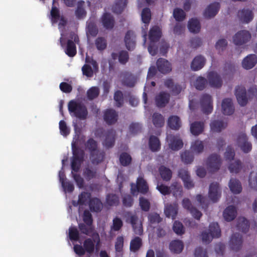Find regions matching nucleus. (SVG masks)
<instances>
[{
  "instance_id": "10",
  "label": "nucleus",
  "mask_w": 257,
  "mask_h": 257,
  "mask_svg": "<svg viewBox=\"0 0 257 257\" xmlns=\"http://www.w3.org/2000/svg\"><path fill=\"white\" fill-rule=\"evenodd\" d=\"M243 239L242 235L239 233H234L232 234L229 240V246L231 250L237 251L242 246Z\"/></svg>"
},
{
  "instance_id": "34",
  "label": "nucleus",
  "mask_w": 257,
  "mask_h": 257,
  "mask_svg": "<svg viewBox=\"0 0 257 257\" xmlns=\"http://www.w3.org/2000/svg\"><path fill=\"white\" fill-rule=\"evenodd\" d=\"M105 153L99 150L90 154V159L93 164H98L103 161Z\"/></svg>"
},
{
  "instance_id": "7",
  "label": "nucleus",
  "mask_w": 257,
  "mask_h": 257,
  "mask_svg": "<svg viewBox=\"0 0 257 257\" xmlns=\"http://www.w3.org/2000/svg\"><path fill=\"white\" fill-rule=\"evenodd\" d=\"M207 78L210 87L214 88H219L221 87L223 81L219 74L214 71L208 72L207 75Z\"/></svg>"
},
{
  "instance_id": "61",
  "label": "nucleus",
  "mask_w": 257,
  "mask_h": 257,
  "mask_svg": "<svg viewBox=\"0 0 257 257\" xmlns=\"http://www.w3.org/2000/svg\"><path fill=\"white\" fill-rule=\"evenodd\" d=\"M98 32V28L96 25L92 22H90L87 27V34L94 37L96 36Z\"/></svg>"
},
{
  "instance_id": "13",
  "label": "nucleus",
  "mask_w": 257,
  "mask_h": 257,
  "mask_svg": "<svg viewBox=\"0 0 257 257\" xmlns=\"http://www.w3.org/2000/svg\"><path fill=\"white\" fill-rule=\"evenodd\" d=\"M124 42L126 49L128 51H133L136 47V35L134 31L128 30L126 32Z\"/></svg>"
},
{
  "instance_id": "3",
  "label": "nucleus",
  "mask_w": 257,
  "mask_h": 257,
  "mask_svg": "<svg viewBox=\"0 0 257 257\" xmlns=\"http://www.w3.org/2000/svg\"><path fill=\"white\" fill-rule=\"evenodd\" d=\"M95 235H95H94V236L96 240V245H95V240L91 238H86L83 243L86 253L90 255L93 254L95 249L96 251L98 250V246L100 242V239L99 234L97 233H95Z\"/></svg>"
},
{
  "instance_id": "38",
  "label": "nucleus",
  "mask_w": 257,
  "mask_h": 257,
  "mask_svg": "<svg viewBox=\"0 0 257 257\" xmlns=\"http://www.w3.org/2000/svg\"><path fill=\"white\" fill-rule=\"evenodd\" d=\"M159 171L163 180L168 181L171 180L172 177V172L169 168L162 165L160 167Z\"/></svg>"
},
{
  "instance_id": "1",
  "label": "nucleus",
  "mask_w": 257,
  "mask_h": 257,
  "mask_svg": "<svg viewBox=\"0 0 257 257\" xmlns=\"http://www.w3.org/2000/svg\"><path fill=\"white\" fill-rule=\"evenodd\" d=\"M72 157L71 161V167L73 178L77 186L81 188L84 186V180L79 174H73V172H78L80 168L81 164L84 161L85 152L77 146L75 144H72Z\"/></svg>"
},
{
  "instance_id": "51",
  "label": "nucleus",
  "mask_w": 257,
  "mask_h": 257,
  "mask_svg": "<svg viewBox=\"0 0 257 257\" xmlns=\"http://www.w3.org/2000/svg\"><path fill=\"white\" fill-rule=\"evenodd\" d=\"M173 17L177 22H182L186 18V14L184 11L180 8H175L173 11Z\"/></svg>"
},
{
  "instance_id": "31",
  "label": "nucleus",
  "mask_w": 257,
  "mask_h": 257,
  "mask_svg": "<svg viewBox=\"0 0 257 257\" xmlns=\"http://www.w3.org/2000/svg\"><path fill=\"white\" fill-rule=\"evenodd\" d=\"M230 191L235 194L240 193L242 191V186L240 181L234 178H231L228 184Z\"/></svg>"
},
{
  "instance_id": "63",
  "label": "nucleus",
  "mask_w": 257,
  "mask_h": 257,
  "mask_svg": "<svg viewBox=\"0 0 257 257\" xmlns=\"http://www.w3.org/2000/svg\"><path fill=\"white\" fill-rule=\"evenodd\" d=\"M183 144L181 140L176 139L173 138L172 140L169 143L170 148L174 151H178L181 149L183 147Z\"/></svg>"
},
{
  "instance_id": "12",
  "label": "nucleus",
  "mask_w": 257,
  "mask_h": 257,
  "mask_svg": "<svg viewBox=\"0 0 257 257\" xmlns=\"http://www.w3.org/2000/svg\"><path fill=\"white\" fill-rule=\"evenodd\" d=\"M235 95L238 103L242 106H245L248 102L246 89L244 86H237L235 88Z\"/></svg>"
},
{
  "instance_id": "30",
  "label": "nucleus",
  "mask_w": 257,
  "mask_h": 257,
  "mask_svg": "<svg viewBox=\"0 0 257 257\" xmlns=\"http://www.w3.org/2000/svg\"><path fill=\"white\" fill-rule=\"evenodd\" d=\"M168 125L172 130H178L181 126V121L179 116L172 115L168 118Z\"/></svg>"
},
{
  "instance_id": "24",
  "label": "nucleus",
  "mask_w": 257,
  "mask_h": 257,
  "mask_svg": "<svg viewBox=\"0 0 257 257\" xmlns=\"http://www.w3.org/2000/svg\"><path fill=\"white\" fill-rule=\"evenodd\" d=\"M257 62V57L255 54H249L244 58L242 62V67L245 69L253 68Z\"/></svg>"
},
{
  "instance_id": "47",
  "label": "nucleus",
  "mask_w": 257,
  "mask_h": 257,
  "mask_svg": "<svg viewBox=\"0 0 257 257\" xmlns=\"http://www.w3.org/2000/svg\"><path fill=\"white\" fill-rule=\"evenodd\" d=\"M85 146L90 152V154L98 150L97 142L93 138H89L86 142Z\"/></svg>"
},
{
  "instance_id": "42",
  "label": "nucleus",
  "mask_w": 257,
  "mask_h": 257,
  "mask_svg": "<svg viewBox=\"0 0 257 257\" xmlns=\"http://www.w3.org/2000/svg\"><path fill=\"white\" fill-rule=\"evenodd\" d=\"M152 121L154 125L156 127H161L164 124V118L163 115L158 112H155L153 114Z\"/></svg>"
},
{
  "instance_id": "9",
  "label": "nucleus",
  "mask_w": 257,
  "mask_h": 257,
  "mask_svg": "<svg viewBox=\"0 0 257 257\" xmlns=\"http://www.w3.org/2000/svg\"><path fill=\"white\" fill-rule=\"evenodd\" d=\"M221 195V191L218 183L213 182L209 186L208 196L210 199L213 202H217Z\"/></svg>"
},
{
  "instance_id": "58",
  "label": "nucleus",
  "mask_w": 257,
  "mask_h": 257,
  "mask_svg": "<svg viewBox=\"0 0 257 257\" xmlns=\"http://www.w3.org/2000/svg\"><path fill=\"white\" fill-rule=\"evenodd\" d=\"M96 48L99 51H102L106 49L107 42L106 39L101 37H98L95 41Z\"/></svg>"
},
{
  "instance_id": "45",
  "label": "nucleus",
  "mask_w": 257,
  "mask_h": 257,
  "mask_svg": "<svg viewBox=\"0 0 257 257\" xmlns=\"http://www.w3.org/2000/svg\"><path fill=\"white\" fill-rule=\"evenodd\" d=\"M165 214L167 217H171L173 219H175L178 213L177 208L170 204L165 207Z\"/></svg>"
},
{
  "instance_id": "16",
  "label": "nucleus",
  "mask_w": 257,
  "mask_h": 257,
  "mask_svg": "<svg viewBox=\"0 0 257 257\" xmlns=\"http://www.w3.org/2000/svg\"><path fill=\"white\" fill-rule=\"evenodd\" d=\"M104 120L109 125L114 124L118 119V114L113 109H107L104 112Z\"/></svg>"
},
{
  "instance_id": "35",
  "label": "nucleus",
  "mask_w": 257,
  "mask_h": 257,
  "mask_svg": "<svg viewBox=\"0 0 257 257\" xmlns=\"http://www.w3.org/2000/svg\"><path fill=\"white\" fill-rule=\"evenodd\" d=\"M149 145L150 150L153 152H158L161 149V143L159 139L155 136H151L149 139Z\"/></svg>"
},
{
  "instance_id": "46",
  "label": "nucleus",
  "mask_w": 257,
  "mask_h": 257,
  "mask_svg": "<svg viewBox=\"0 0 257 257\" xmlns=\"http://www.w3.org/2000/svg\"><path fill=\"white\" fill-rule=\"evenodd\" d=\"M78 228L81 233L89 235L94 231L92 225H87L86 223H80L78 224Z\"/></svg>"
},
{
  "instance_id": "33",
  "label": "nucleus",
  "mask_w": 257,
  "mask_h": 257,
  "mask_svg": "<svg viewBox=\"0 0 257 257\" xmlns=\"http://www.w3.org/2000/svg\"><path fill=\"white\" fill-rule=\"evenodd\" d=\"M89 206L91 211L99 212L102 208V203L99 199L93 198L89 201Z\"/></svg>"
},
{
  "instance_id": "64",
  "label": "nucleus",
  "mask_w": 257,
  "mask_h": 257,
  "mask_svg": "<svg viewBox=\"0 0 257 257\" xmlns=\"http://www.w3.org/2000/svg\"><path fill=\"white\" fill-rule=\"evenodd\" d=\"M171 192L176 197L181 195L182 193V186L177 182L172 183L171 185Z\"/></svg>"
},
{
  "instance_id": "25",
  "label": "nucleus",
  "mask_w": 257,
  "mask_h": 257,
  "mask_svg": "<svg viewBox=\"0 0 257 257\" xmlns=\"http://www.w3.org/2000/svg\"><path fill=\"white\" fill-rule=\"evenodd\" d=\"M205 58L202 55L196 56L192 60L191 68L193 71H198L202 69L205 65Z\"/></svg>"
},
{
  "instance_id": "44",
  "label": "nucleus",
  "mask_w": 257,
  "mask_h": 257,
  "mask_svg": "<svg viewBox=\"0 0 257 257\" xmlns=\"http://www.w3.org/2000/svg\"><path fill=\"white\" fill-rule=\"evenodd\" d=\"M208 230L212 236L214 237L218 238L221 235V230L218 223L217 222L210 223Z\"/></svg>"
},
{
  "instance_id": "26",
  "label": "nucleus",
  "mask_w": 257,
  "mask_h": 257,
  "mask_svg": "<svg viewBox=\"0 0 257 257\" xmlns=\"http://www.w3.org/2000/svg\"><path fill=\"white\" fill-rule=\"evenodd\" d=\"M162 36L161 29L157 26L153 27L149 31V39L150 42L155 43L158 42Z\"/></svg>"
},
{
  "instance_id": "18",
  "label": "nucleus",
  "mask_w": 257,
  "mask_h": 257,
  "mask_svg": "<svg viewBox=\"0 0 257 257\" xmlns=\"http://www.w3.org/2000/svg\"><path fill=\"white\" fill-rule=\"evenodd\" d=\"M219 9L220 4L219 3L215 2L210 4L204 11V17L207 19L214 17L218 13Z\"/></svg>"
},
{
  "instance_id": "49",
  "label": "nucleus",
  "mask_w": 257,
  "mask_h": 257,
  "mask_svg": "<svg viewBox=\"0 0 257 257\" xmlns=\"http://www.w3.org/2000/svg\"><path fill=\"white\" fill-rule=\"evenodd\" d=\"M191 149L193 152L196 154L202 153L204 150L203 142L198 140L195 141L192 143Z\"/></svg>"
},
{
  "instance_id": "27",
  "label": "nucleus",
  "mask_w": 257,
  "mask_h": 257,
  "mask_svg": "<svg viewBox=\"0 0 257 257\" xmlns=\"http://www.w3.org/2000/svg\"><path fill=\"white\" fill-rule=\"evenodd\" d=\"M204 129V122L203 121H195L190 124V132L191 134L197 136L202 134Z\"/></svg>"
},
{
  "instance_id": "23",
  "label": "nucleus",
  "mask_w": 257,
  "mask_h": 257,
  "mask_svg": "<svg viewBox=\"0 0 257 257\" xmlns=\"http://www.w3.org/2000/svg\"><path fill=\"white\" fill-rule=\"evenodd\" d=\"M165 86L169 89L173 95H178L182 91V86L178 84H175L171 78H168L165 80L164 82Z\"/></svg>"
},
{
  "instance_id": "40",
  "label": "nucleus",
  "mask_w": 257,
  "mask_h": 257,
  "mask_svg": "<svg viewBox=\"0 0 257 257\" xmlns=\"http://www.w3.org/2000/svg\"><path fill=\"white\" fill-rule=\"evenodd\" d=\"M188 27L191 33H197L200 30V24L197 19L192 18L188 22Z\"/></svg>"
},
{
  "instance_id": "36",
  "label": "nucleus",
  "mask_w": 257,
  "mask_h": 257,
  "mask_svg": "<svg viewBox=\"0 0 257 257\" xmlns=\"http://www.w3.org/2000/svg\"><path fill=\"white\" fill-rule=\"evenodd\" d=\"M236 226L239 231L243 233H246L249 229V223L245 218L240 217L237 220Z\"/></svg>"
},
{
  "instance_id": "17",
  "label": "nucleus",
  "mask_w": 257,
  "mask_h": 257,
  "mask_svg": "<svg viewBox=\"0 0 257 257\" xmlns=\"http://www.w3.org/2000/svg\"><path fill=\"white\" fill-rule=\"evenodd\" d=\"M170 95L169 93L161 91L155 97V102L156 105L158 107H164L169 102Z\"/></svg>"
},
{
  "instance_id": "5",
  "label": "nucleus",
  "mask_w": 257,
  "mask_h": 257,
  "mask_svg": "<svg viewBox=\"0 0 257 257\" xmlns=\"http://www.w3.org/2000/svg\"><path fill=\"white\" fill-rule=\"evenodd\" d=\"M200 105L204 113H211L213 110V100L211 96L208 94H203L200 98Z\"/></svg>"
},
{
  "instance_id": "41",
  "label": "nucleus",
  "mask_w": 257,
  "mask_h": 257,
  "mask_svg": "<svg viewBox=\"0 0 257 257\" xmlns=\"http://www.w3.org/2000/svg\"><path fill=\"white\" fill-rule=\"evenodd\" d=\"M119 161L121 166L127 167L131 164L132 158L127 153L123 152L119 155Z\"/></svg>"
},
{
  "instance_id": "2",
  "label": "nucleus",
  "mask_w": 257,
  "mask_h": 257,
  "mask_svg": "<svg viewBox=\"0 0 257 257\" xmlns=\"http://www.w3.org/2000/svg\"><path fill=\"white\" fill-rule=\"evenodd\" d=\"M68 110L71 116L80 120H85L88 115L86 106L81 101L71 100L68 103Z\"/></svg>"
},
{
  "instance_id": "62",
  "label": "nucleus",
  "mask_w": 257,
  "mask_h": 257,
  "mask_svg": "<svg viewBox=\"0 0 257 257\" xmlns=\"http://www.w3.org/2000/svg\"><path fill=\"white\" fill-rule=\"evenodd\" d=\"M106 203L110 206H116L119 203V198L115 194H108L106 198Z\"/></svg>"
},
{
  "instance_id": "6",
  "label": "nucleus",
  "mask_w": 257,
  "mask_h": 257,
  "mask_svg": "<svg viewBox=\"0 0 257 257\" xmlns=\"http://www.w3.org/2000/svg\"><path fill=\"white\" fill-rule=\"evenodd\" d=\"M221 165L220 156L216 154L210 155L206 161L207 169L211 172H214L219 169Z\"/></svg>"
},
{
  "instance_id": "50",
  "label": "nucleus",
  "mask_w": 257,
  "mask_h": 257,
  "mask_svg": "<svg viewBox=\"0 0 257 257\" xmlns=\"http://www.w3.org/2000/svg\"><path fill=\"white\" fill-rule=\"evenodd\" d=\"M84 2L81 1L78 3L77 7L75 11V15L78 19H81L85 17L86 12L83 8Z\"/></svg>"
},
{
  "instance_id": "4",
  "label": "nucleus",
  "mask_w": 257,
  "mask_h": 257,
  "mask_svg": "<svg viewBox=\"0 0 257 257\" xmlns=\"http://www.w3.org/2000/svg\"><path fill=\"white\" fill-rule=\"evenodd\" d=\"M71 40H68L67 43V46L65 50V53L70 57H73L76 55L77 50L75 44H78L79 42V37L75 33L70 34Z\"/></svg>"
},
{
  "instance_id": "43",
  "label": "nucleus",
  "mask_w": 257,
  "mask_h": 257,
  "mask_svg": "<svg viewBox=\"0 0 257 257\" xmlns=\"http://www.w3.org/2000/svg\"><path fill=\"white\" fill-rule=\"evenodd\" d=\"M142 246V239L139 236H136L131 241L130 248L131 251L136 252L140 249Z\"/></svg>"
},
{
  "instance_id": "15",
  "label": "nucleus",
  "mask_w": 257,
  "mask_h": 257,
  "mask_svg": "<svg viewBox=\"0 0 257 257\" xmlns=\"http://www.w3.org/2000/svg\"><path fill=\"white\" fill-rule=\"evenodd\" d=\"M178 176L182 179L185 188L189 189L194 187V183L191 180L188 171L185 169H181L178 171Z\"/></svg>"
},
{
  "instance_id": "28",
  "label": "nucleus",
  "mask_w": 257,
  "mask_h": 257,
  "mask_svg": "<svg viewBox=\"0 0 257 257\" xmlns=\"http://www.w3.org/2000/svg\"><path fill=\"white\" fill-rule=\"evenodd\" d=\"M212 131L219 133L224 130L227 126V123L223 120H214L210 124Z\"/></svg>"
},
{
  "instance_id": "52",
  "label": "nucleus",
  "mask_w": 257,
  "mask_h": 257,
  "mask_svg": "<svg viewBox=\"0 0 257 257\" xmlns=\"http://www.w3.org/2000/svg\"><path fill=\"white\" fill-rule=\"evenodd\" d=\"M182 161L185 164H190L194 160V156L189 151H185L181 155Z\"/></svg>"
},
{
  "instance_id": "54",
  "label": "nucleus",
  "mask_w": 257,
  "mask_h": 257,
  "mask_svg": "<svg viewBox=\"0 0 257 257\" xmlns=\"http://www.w3.org/2000/svg\"><path fill=\"white\" fill-rule=\"evenodd\" d=\"M130 59L128 52L126 50H120L118 52V62L122 65L126 64Z\"/></svg>"
},
{
  "instance_id": "48",
  "label": "nucleus",
  "mask_w": 257,
  "mask_h": 257,
  "mask_svg": "<svg viewBox=\"0 0 257 257\" xmlns=\"http://www.w3.org/2000/svg\"><path fill=\"white\" fill-rule=\"evenodd\" d=\"M207 83V79L203 77L199 76L196 79L194 85L197 90H203L206 87Z\"/></svg>"
},
{
  "instance_id": "60",
  "label": "nucleus",
  "mask_w": 257,
  "mask_h": 257,
  "mask_svg": "<svg viewBox=\"0 0 257 257\" xmlns=\"http://www.w3.org/2000/svg\"><path fill=\"white\" fill-rule=\"evenodd\" d=\"M139 205L143 211L148 212L150 209L151 204L148 199L144 197H140L139 198Z\"/></svg>"
},
{
  "instance_id": "37",
  "label": "nucleus",
  "mask_w": 257,
  "mask_h": 257,
  "mask_svg": "<svg viewBox=\"0 0 257 257\" xmlns=\"http://www.w3.org/2000/svg\"><path fill=\"white\" fill-rule=\"evenodd\" d=\"M127 0H116L112 8V12L116 14H121L126 6Z\"/></svg>"
},
{
  "instance_id": "59",
  "label": "nucleus",
  "mask_w": 257,
  "mask_h": 257,
  "mask_svg": "<svg viewBox=\"0 0 257 257\" xmlns=\"http://www.w3.org/2000/svg\"><path fill=\"white\" fill-rule=\"evenodd\" d=\"M69 237L71 240L73 241H78L79 239V232L76 227L71 226L69 228Z\"/></svg>"
},
{
  "instance_id": "39",
  "label": "nucleus",
  "mask_w": 257,
  "mask_h": 257,
  "mask_svg": "<svg viewBox=\"0 0 257 257\" xmlns=\"http://www.w3.org/2000/svg\"><path fill=\"white\" fill-rule=\"evenodd\" d=\"M169 247L172 252L179 253L182 251L184 245L182 241L175 240L170 242Z\"/></svg>"
},
{
  "instance_id": "29",
  "label": "nucleus",
  "mask_w": 257,
  "mask_h": 257,
  "mask_svg": "<svg viewBox=\"0 0 257 257\" xmlns=\"http://www.w3.org/2000/svg\"><path fill=\"white\" fill-rule=\"evenodd\" d=\"M236 215V208L233 205L228 206L223 211V216L227 221L233 220Z\"/></svg>"
},
{
  "instance_id": "57",
  "label": "nucleus",
  "mask_w": 257,
  "mask_h": 257,
  "mask_svg": "<svg viewBox=\"0 0 257 257\" xmlns=\"http://www.w3.org/2000/svg\"><path fill=\"white\" fill-rule=\"evenodd\" d=\"M114 100L115 101V106L117 107H121L123 104V98L122 92L120 90H117L114 94Z\"/></svg>"
},
{
  "instance_id": "8",
  "label": "nucleus",
  "mask_w": 257,
  "mask_h": 257,
  "mask_svg": "<svg viewBox=\"0 0 257 257\" xmlns=\"http://www.w3.org/2000/svg\"><path fill=\"white\" fill-rule=\"evenodd\" d=\"M236 143L238 146L245 153L249 152L252 149L251 143L247 141V138L245 133H240L237 138Z\"/></svg>"
},
{
  "instance_id": "53",
  "label": "nucleus",
  "mask_w": 257,
  "mask_h": 257,
  "mask_svg": "<svg viewBox=\"0 0 257 257\" xmlns=\"http://www.w3.org/2000/svg\"><path fill=\"white\" fill-rule=\"evenodd\" d=\"M91 193L87 192H82L78 196V204L83 205L86 204L91 199Z\"/></svg>"
},
{
  "instance_id": "11",
  "label": "nucleus",
  "mask_w": 257,
  "mask_h": 257,
  "mask_svg": "<svg viewBox=\"0 0 257 257\" xmlns=\"http://www.w3.org/2000/svg\"><path fill=\"white\" fill-rule=\"evenodd\" d=\"M251 38V35L248 31L242 30L238 32L233 37V41L235 45H241L246 43Z\"/></svg>"
},
{
  "instance_id": "22",
  "label": "nucleus",
  "mask_w": 257,
  "mask_h": 257,
  "mask_svg": "<svg viewBox=\"0 0 257 257\" xmlns=\"http://www.w3.org/2000/svg\"><path fill=\"white\" fill-rule=\"evenodd\" d=\"M237 16L240 21L244 23H248L253 17L252 11L248 9H243L239 11Z\"/></svg>"
},
{
  "instance_id": "32",
  "label": "nucleus",
  "mask_w": 257,
  "mask_h": 257,
  "mask_svg": "<svg viewBox=\"0 0 257 257\" xmlns=\"http://www.w3.org/2000/svg\"><path fill=\"white\" fill-rule=\"evenodd\" d=\"M136 188L137 191L143 194H146L149 191V186L146 181L142 177L137 179Z\"/></svg>"
},
{
  "instance_id": "20",
  "label": "nucleus",
  "mask_w": 257,
  "mask_h": 257,
  "mask_svg": "<svg viewBox=\"0 0 257 257\" xmlns=\"http://www.w3.org/2000/svg\"><path fill=\"white\" fill-rule=\"evenodd\" d=\"M221 106L222 112L225 115H231L234 111V107L231 98H226L223 99Z\"/></svg>"
},
{
  "instance_id": "56",
  "label": "nucleus",
  "mask_w": 257,
  "mask_h": 257,
  "mask_svg": "<svg viewBox=\"0 0 257 257\" xmlns=\"http://www.w3.org/2000/svg\"><path fill=\"white\" fill-rule=\"evenodd\" d=\"M142 20L144 23L148 25L151 19V10L148 8H144L141 14Z\"/></svg>"
},
{
  "instance_id": "21",
  "label": "nucleus",
  "mask_w": 257,
  "mask_h": 257,
  "mask_svg": "<svg viewBox=\"0 0 257 257\" xmlns=\"http://www.w3.org/2000/svg\"><path fill=\"white\" fill-rule=\"evenodd\" d=\"M157 66L159 72L166 74L172 70L171 63L167 60L160 58L157 61Z\"/></svg>"
},
{
  "instance_id": "19",
  "label": "nucleus",
  "mask_w": 257,
  "mask_h": 257,
  "mask_svg": "<svg viewBox=\"0 0 257 257\" xmlns=\"http://www.w3.org/2000/svg\"><path fill=\"white\" fill-rule=\"evenodd\" d=\"M103 26L107 30H111L114 26V19L109 13H104L101 18Z\"/></svg>"
},
{
  "instance_id": "14",
  "label": "nucleus",
  "mask_w": 257,
  "mask_h": 257,
  "mask_svg": "<svg viewBox=\"0 0 257 257\" xmlns=\"http://www.w3.org/2000/svg\"><path fill=\"white\" fill-rule=\"evenodd\" d=\"M115 132L113 129L107 130L104 134L105 139L102 143L103 146L107 149L112 148L115 143Z\"/></svg>"
},
{
  "instance_id": "55",
  "label": "nucleus",
  "mask_w": 257,
  "mask_h": 257,
  "mask_svg": "<svg viewBox=\"0 0 257 257\" xmlns=\"http://www.w3.org/2000/svg\"><path fill=\"white\" fill-rule=\"evenodd\" d=\"M123 226V222L122 220L118 217H115L112 220V224L110 226L111 231H118Z\"/></svg>"
}]
</instances>
